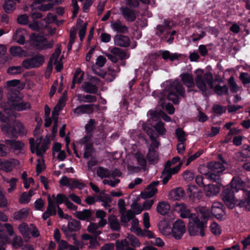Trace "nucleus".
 Instances as JSON below:
<instances>
[{"label": "nucleus", "mask_w": 250, "mask_h": 250, "mask_svg": "<svg viewBox=\"0 0 250 250\" xmlns=\"http://www.w3.org/2000/svg\"><path fill=\"white\" fill-rule=\"evenodd\" d=\"M85 187V184L81 181L76 179H72L71 185L70 188H78L79 189H83Z\"/></svg>", "instance_id": "59"}, {"label": "nucleus", "mask_w": 250, "mask_h": 250, "mask_svg": "<svg viewBox=\"0 0 250 250\" xmlns=\"http://www.w3.org/2000/svg\"><path fill=\"white\" fill-rule=\"evenodd\" d=\"M29 41L31 45L39 50H44L52 47L54 44L53 41H48L44 36L32 34L30 36Z\"/></svg>", "instance_id": "8"}, {"label": "nucleus", "mask_w": 250, "mask_h": 250, "mask_svg": "<svg viewBox=\"0 0 250 250\" xmlns=\"http://www.w3.org/2000/svg\"><path fill=\"white\" fill-rule=\"evenodd\" d=\"M44 57L41 55H36L35 57L24 60L22 62V67L27 69L38 67L43 64Z\"/></svg>", "instance_id": "17"}, {"label": "nucleus", "mask_w": 250, "mask_h": 250, "mask_svg": "<svg viewBox=\"0 0 250 250\" xmlns=\"http://www.w3.org/2000/svg\"><path fill=\"white\" fill-rule=\"evenodd\" d=\"M161 54L162 56V58L164 60L169 59L171 61H173L174 60H177L179 57L181 56L180 54H178L177 53H170L167 50H163L160 51Z\"/></svg>", "instance_id": "48"}, {"label": "nucleus", "mask_w": 250, "mask_h": 250, "mask_svg": "<svg viewBox=\"0 0 250 250\" xmlns=\"http://www.w3.org/2000/svg\"><path fill=\"white\" fill-rule=\"evenodd\" d=\"M18 229L21 234L25 239H29L30 236V226L25 223H22L18 227Z\"/></svg>", "instance_id": "42"}, {"label": "nucleus", "mask_w": 250, "mask_h": 250, "mask_svg": "<svg viewBox=\"0 0 250 250\" xmlns=\"http://www.w3.org/2000/svg\"><path fill=\"white\" fill-rule=\"evenodd\" d=\"M110 26L111 28L117 32L125 33L128 31L127 27L119 20L111 21Z\"/></svg>", "instance_id": "29"}, {"label": "nucleus", "mask_w": 250, "mask_h": 250, "mask_svg": "<svg viewBox=\"0 0 250 250\" xmlns=\"http://www.w3.org/2000/svg\"><path fill=\"white\" fill-rule=\"evenodd\" d=\"M175 134L178 141L180 142H185L187 140L185 132L181 128L176 129Z\"/></svg>", "instance_id": "63"}, {"label": "nucleus", "mask_w": 250, "mask_h": 250, "mask_svg": "<svg viewBox=\"0 0 250 250\" xmlns=\"http://www.w3.org/2000/svg\"><path fill=\"white\" fill-rule=\"evenodd\" d=\"M5 143L16 153H22L24 147V144L20 141L5 140Z\"/></svg>", "instance_id": "24"}, {"label": "nucleus", "mask_w": 250, "mask_h": 250, "mask_svg": "<svg viewBox=\"0 0 250 250\" xmlns=\"http://www.w3.org/2000/svg\"><path fill=\"white\" fill-rule=\"evenodd\" d=\"M195 84L199 89L202 92L203 94L207 90V85L210 88H213V79L212 74L209 72L205 73L201 69H197L195 71Z\"/></svg>", "instance_id": "2"}, {"label": "nucleus", "mask_w": 250, "mask_h": 250, "mask_svg": "<svg viewBox=\"0 0 250 250\" xmlns=\"http://www.w3.org/2000/svg\"><path fill=\"white\" fill-rule=\"evenodd\" d=\"M28 213L29 209L27 208H23L14 213V218L17 220H21L26 218Z\"/></svg>", "instance_id": "49"}, {"label": "nucleus", "mask_w": 250, "mask_h": 250, "mask_svg": "<svg viewBox=\"0 0 250 250\" xmlns=\"http://www.w3.org/2000/svg\"><path fill=\"white\" fill-rule=\"evenodd\" d=\"M97 174L102 179L110 177L111 175L108 169L101 167L97 168Z\"/></svg>", "instance_id": "56"}, {"label": "nucleus", "mask_w": 250, "mask_h": 250, "mask_svg": "<svg viewBox=\"0 0 250 250\" xmlns=\"http://www.w3.org/2000/svg\"><path fill=\"white\" fill-rule=\"evenodd\" d=\"M18 163V161L15 159L6 160L0 159V170L6 172H11Z\"/></svg>", "instance_id": "23"}, {"label": "nucleus", "mask_w": 250, "mask_h": 250, "mask_svg": "<svg viewBox=\"0 0 250 250\" xmlns=\"http://www.w3.org/2000/svg\"><path fill=\"white\" fill-rule=\"evenodd\" d=\"M231 189L237 193L240 191V194L242 195V190H246V188H250V182L248 183L244 182L239 177H234L230 183Z\"/></svg>", "instance_id": "15"}, {"label": "nucleus", "mask_w": 250, "mask_h": 250, "mask_svg": "<svg viewBox=\"0 0 250 250\" xmlns=\"http://www.w3.org/2000/svg\"><path fill=\"white\" fill-rule=\"evenodd\" d=\"M132 164L127 165V169L130 172H139L147 169V162L144 155L140 151L133 154Z\"/></svg>", "instance_id": "7"}, {"label": "nucleus", "mask_w": 250, "mask_h": 250, "mask_svg": "<svg viewBox=\"0 0 250 250\" xmlns=\"http://www.w3.org/2000/svg\"><path fill=\"white\" fill-rule=\"evenodd\" d=\"M175 208L176 211L180 214V216L182 218H188L189 220V217L192 214H196L190 213V209L184 203H176L175 205Z\"/></svg>", "instance_id": "21"}, {"label": "nucleus", "mask_w": 250, "mask_h": 250, "mask_svg": "<svg viewBox=\"0 0 250 250\" xmlns=\"http://www.w3.org/2000/svg\"><path fill=\"white\" fill-rule=\"evenodd\" d=\"M48 206L46 210L52 215L56 213L57 207L55 206L54 201L51 198L50 195H47Z\"/></svg>", "instance_id": "57"}, {"label": "nucleus", "mask_w": 250, "mask_h": 250, "mask_svg": "<svg viewBox=\"0 0 250 250\" xmlns=\"http://www.w3.org/2000/svg\"><path fill=\"white\" fill-rule=\"evenodd\" d=\"M168 85L169 87L166 92L167 94V99L174 104H177L179 103V96H184L185 88L178 80H175Z\"/></svg>", "instance_id": "4"}, {"label": "nucleus", "mask_w": 250, "mask_h": 250, "mask_svg": "<svg viewBox=\"0 0 250 250\" xmlns=\"http://www.w3.org/2000/svg\"><path fill=\"white\" fill-rule=\"evenodd\" d=\"M185 195V192L184 189L178 187L171 190L168 193L169 198L173 200H180Z\"/></svg>", "instance_id": "25"}, {"label": "nucleus", "mask_w": 250, "mask_h": 250, "mask_svg": "<svg viewBox=\"0 0 250 250\" xmlns=\"http://www.w3.org/2000/svg\"><path fill=\"white\" fill-rule=\"evenodd\" d=\"M170 208V205L167 202L161 201L158 204L156 210L159 214L164 215L168 213Z\"/></svg>", "instance_id": "36"}, {"label": "nucleus", "mask_w": 250, "mask_h": 250, "mask_svg": "<svg viewBox=\"0 0 250 250\" xmlns=\"http://www.w3.org/2000/svg\"><path fill=\"white\" fill-rule=\"evenodd\" d=\"M52 197L55 204L56 203L57 204V206H59L62 203H65L68 199L66 195L61 193L58 194L56 196L53 194Z\"/></svg>", "instance_id": "52"}, {"label": "nucleus", "mask_w": 250, "mask_h": 250, "mask_svg": "<svg viewBox=\"0 0 250 250\" xmlns=\"http://www.w3.org/2000/svg\"><path fill=\"white\" fill-rule=\"evenodd\" d=\"M100 227H101V226L99 225V222H98V224L90 223L87 227V230L90 233L98 236L102 233V231L99 230Z\"/></svg>", "instance_id": "50"}, {"label": "nucleus", "mask_w": 250, "mask_h": 250, "mask_svg": "<svg viewBox=\"0 0 250 250\" xmlns=\"http://www.w3.org/2000/svg\"><path fill=\"white\" fill-rule=\"evenodd\" d=\"M224 163H226L224 160L222 163L218 162L208 163L207 166L209 171L206 173L207 178L213 182L220 181L221 175L225 170Z\"/></svg>", "instance_id": "6"}, {"label": "nucleus", "mask_w": 250, "mask_h": 250, "mask_svg": "<svg viewBox=\"0 0 250 250\" xmlns=\"http://www.w3.org/2000/svg\"><path fill=\"white\" fill-rule=\"evenodd\" d=\"M127 238L129 240L130 245L133 247L138 248L141 246V243L139 240L132 234H128Z\"/></svg>", "instance_id": "60"}, {"label": "nucleus", "mask_w": 250, "mask_h": 250, "mask_svg": "<svg viewBox=\"0 0 250 250\" xmlns=\"http://www.w3.org/2000/svg\"><path fill=\"white\" fill-rule=\"evenodd\" d=\"M121 220L123 223H128L131 220H132V218H134V213L131 210H128L126 212L125 211L124 212H122L121 213Z\"/></svg>", "instance_id": "53"}, {"label": "nucleus", "mask_w": 250, "mask_h": 250, "mask_svg": "<svg viewBox=\"0 0 250 250\" xmlns=\"http://www.w3.org/2000/svg\"><path fill=\"white\" fill-rule=\"evenodd\" d=\"M228 83L231 92L236 93L241 90V87L237 84L233 76L228 80Z\"/></svg>", "instance_id": "55"}, {"label": "nucleus", "mask_w": 250, "mask_h": 250, "mask_svg": "<svg viewBox=\"0 0 250 250\" xmlns=\"http://www.w3.org/2000/svg\"><path fill=\"white\" fill-rule=\"evenodd\" d=\"M106 213L105 211L101 209L96 210L95 215L96 218L100 219L98 221L101 228H104L107 224V220L105 219Z\"/></svg>", "instance_id": "39"}, {"label": "nucleus", "mask_w": 250, "mask_h": 250, "mask_svg": "<svg viewBox=\"0 0 250 250\" xmlns=\"http://www.w3.org/2000/svg\"><path fill=\"white\" fill-rule=\"evenodd\" d=\"M1 129L2 132L9 137H17L18 135L22 137L27 133L23 124L19 121H16L13 126L9 124L3 125Z\"/></svg>", "instance_id": "5"}, {"label": "nucleus", "mask_w": 250, "mask_h": 250, "mask_svg": "<svg viewBox=\"0 0 250 250\" xmlns=\"http://www.w3.org/2000/svg\"><path fill=\"white\" fill-rule=\"evenodd\" d=\"M186 229L184 222L179 219L173 223L171 229V233L176 239H180L185 232Z\"/></svg>", "instance_id": "18"}, {"label": "nucleus", "mask_w": 250, "mask_h": 250, "mask_svg": "<svg viewBox=\"0 0 250 250\" xmlns=\"http://www.w3.org/2000/svg\"><path fill=\"white\" fill-rule=\"evenodd\" d=\"M158 228L163 235L169 236L170 234V228L167 221L165 220L160 221L158 225Z\"/></svg>", "instance_id": "33"}, {"label": "nucleus", "mask_w": 250, "mask_h": 250, "mask_svg": "<svg viewBox=\"0 0 250 250\" xmlns=\"http://www.w3.org/2000/svg\"><path fill=\"white\" fill-rule=\"evenodd\" d=\"M99 107V105L94 104H83L77 106L73 110V112L77 115L83 114H91L93 112L95 108L98 109Z\"/></svg>", "instance_id": "20"}, {"label": "nucleus", "mask_w": 250, "mask_h": 250, "mask_svg": "<svg viewBox=\"0 0 250 250\" xmlns=\"http://www.w3.org/2000/svg\"><path fill=\"white\" fill-rule=\"evenodd\" d=\"M83 75L84 72L81 71L80 68H77L76 69L72 81L73 84L71 86L72 89L74 88L75 83H80L82 82Z\"/></svg>", "instance_id": "43"}, {"label": "nucleus", "mask_w": 250, "mask_h": 250, "mask_svg": "<svg viewBox=\"0 0 250 250\" xmlns=\"http://www.w3.org/2000/svg\"><path fill=\"white\" fill-rule=\"evenodd\" d=\"M29 144L32 153H36L38 156H42L48 148L47 144L42 141L41 137L37 138L36 144H35L34 139L30 138Z\"/></svg>", "instance_id": "11"}, {"label": "nucleus", "mask_w": 250, "mask_h": 250, "mask_svg": "<svg viewBox=\"0 0 250 250\" xmlns=\"http://www.w3.org/2000/svg\"><path fill=\"white\" fill-rule=\"evenodd\" d=\"M83 89L87 93H95L98 91V87L90 83H84L82 85Z\"/></svg>", "instance_id": "51"}, {"label": "nucleus", "mask_w": 250, "mask_h": 250, "mask_svg": "<svg viewBox=\"0 0 250 250\" xmlns=\"http://www.w3.org/2000/svg\"><path fill=\"white\" fill-rule=\"evenodd\" d=\"M98 201L103 202L102 205L104 208L109 206V203L112 201L111 197L108 194H104L98 199Z\"/></svg>", "instance_id": "61"}, {"label": "nucleus", "mask_w": 250, "mask_h": 250, "mask_svg": "<svg viewBox=\"0 0 250 250\" xmlns=\"http://www.w3.org/2000/svg\"><path fill=\"white\" fill-rule=\"evenodd\" d=\"M80 229L81 225L80 221L72 219L68 222L67 227L63 226L62 228V230L67 239H69L70 237H72L74 240V243H76L77 241L76 234L75 233L70 234L69 232L78 231Z\"/></svg>", "instance_id": "12"}, {"label": "nucleus", "mask_w": 250, "mask_h": 250, "mask_svg": "<svg viewBox=\"0 0 250 250\" xmlns=\"http://www.w3.org/2000/svg\"><path fill=\"white\" fill-rule=\"evenodd\" d=\"M235 191L229 188H226L222 193V199L226 206L229 208H233L235 205L238 206L240 197L235 195Z\"/></svg>", "instance_id": "9"}, {"label": "nucleus", "mask_w": 250, "mask_h": 250, "mask_svg": "<svg viewBox=\"0 0 250 250\" xmlns=\"http://www.w3.org/2000/svg\"><path fill=\"white\" fill-rule=\"evenodd\" d=\"M63 0H34L32 9H38L42 11L50 10L56 4H60Z\"/></svg>", "instance_id": "10"}, {"label": "nucleus", "mask_w": 250, "mask_h": 250, "mask_svg": "<svg viewBox=\"0 0 250 250\" xmlns=\"http://www.w3.org/2000/svg\"><path fill=\"white\" fill-rule=\"evenodd\" d=\"M238 206L250 211V190L249 191L242 190V197H240Z\"/></svg>", "instance_id": "22"}, {"label": "nucleus", "mask_w": 250, "mask_h": 250, "mask_svg": "<svg viewBox=\"0 0 250 250\" xmlns=\"http://www.w3.org/2000/svg\"><path fill=\"white\" fill-rule=\"evenodd\" d=\"M120 11L124 18L128 21H133L136 19L134 12L126 7H122Z\"/></svg>", "instance_id": "32"}, {"label": "nucleus", "mask_w": 250, "mask_h": 250, "mask_svg": "<svg viewBox=\"0 0 250 250\" xmlns=\"http://www.w3.org/2000/svg\"><path fill=\"white\" fill-rule=\"evenodd\" d=\"M61 52L60 45H57L54 53L50 57L48 64V67L52 68V64H54L57 72L61 71L63 67L62 59L61 58L59 59Z\"/></svg>", "instance_id": "16"}, {"label": "nucleus", "mask_w": 250, "mask_h": 250, "mask_svg": "<svg viewBox=\"0 0 250 250\" xmlns=\"http://www.w3.org/2000/svg\"><path fill=\"white\" fill-rule=\"evenodd\" d=\"M22 99V95L17 93L10 94L8 97L7 105L3 103L0 104V106L9 116L13 113V110L21 111L30 109V103L23 101Z\"/></svg>", "instance_id": "1"}, {"label": "nucleus", "mask_w": 250, "mask_h": 250, "mask_svg": "<svg viewBox=\"0 0 250 250\" xmlns=\"http://www.w3.org/2000/svg\"><path fill=\"white\" fill-rule=\"evenodd\" d=\"M139 220L137 218L134 217L131 220V227L130 230L135 233L137 235H142V229L139 226Z\"/></svg>", "instance_id": "47"}, {"label": "nucleus", "mask_w": 250, "mask_h": 250, "mask_svg": "<svg viewBox=\"0 0 250 250\" xmlns=\"http://www.w3.org/2000/svg\"><path fill=\"white\" fill-rule=\"evenodd\" d=\"M183 83L188 88H193L195 86V83L192 75L190 73H184L180 75Z\"/></svg>", "instance_id": "28"}, {"label": "nucleus", "mask_w": 250, "mask_h": 250, "mask_svg": "<svg viewBox=\"0 0 250 250\" xmlns=\"http://www.w3.org/2000/svg\"><path fill=\"white\" fill-rule=\"evenodd\" d=\"M108 224L110 228L115 231H117L120 229V225L117 218L113 215H110L108 218Z\"/></svg>", "instance_id": "41"}, {"label": "nucleus", "mask_w": 250, "mask_h": 250, "mask_svg": "<svg viewBox=\"0 0 250 250\" xmlns=\"http://www.w3.org/2000/svg\"><path fill=\"white\" fill-rule=\"evenodd\" d=\"M78 100L80 102L84 103H94L96 101V97L95 96L86 95L83 96L78 95L77 96Z\"/></svg>", "instance_id": "54"}, {"label": "nucleus", "mask_w": 250, "mask_h": 250, "mask_svg": "<svg viewBox=\"0 0 250 250\" xmlns=\"http://www.w3.org/2000/svg\"><path fill=\"white\" fill-rule=\"evenodd\" d=\"M210 229L211 232L215 235H219L221 233V228L216 222H213L210 224Z\"/></svg>", "instance_id": "64"}, {"label": "nucleus", "mask_w": 250, "mask_h": 250, "mask_svg": "<svg viewBox=\"0 0 250 250\" xmlns=\"http://www.w3.org/2000/svg\"><path fill=\"white\" fill-rule=\"evenodd\" d=\"M143 128L145 131L150 137L152 141L150 146L151 149L153 150V147L158 148L159 146V143L156 140V137L154 136V131L152 129L146 126L145 124H142Z\"/></svg>", "instance_id": "30"}, {"label": "nucleus", "mask_w": 250, "mask_h": 250, "mask_svg": "<svg viewBox=\"0 0 250 250\" xmlns=\"http://www.w3.org/2000/svg\"><path fill=\"white\" fill-rule=\"evenodd\" d=\"M75 216L82 220H86L90 218L91 215V211L89 209H83L82 211H76Z\"/></svg>", "instance_id": "45"}, {"label": "nucleus", "mask_w": 250, "mask_h": 250, "mask_svg": "<svg viewBox=\"0 0 250 250\" xmlns=\"http://www.w3.org/2000/svg\"><path fill=\"white\" fill-rule=\"evenodd\" d=\"M207 228V222L200 220L197 214H192L188 220V230L190 236L199 235L205 236V229Z\"/></svg>", "instance_id": "3"}, {"label": "nucleus", "mask_w": 250, "mask_h": 250, "mask_svg": "<svg viewBox=\"0 0 250 250\" xmlns=\"http://www.w3.org/2000/svg\"><path fill=\"white\" fill-rule=\"evenodd\" d=\"M110 52L121 60L127 59L130 56L129 53L118 47H113L110 50Z\"/></svg>", "instance_id": "35"}, {"label": "nucleus", "mask_w": 250, "mask_h": 250, "mask_svg": "<svg viewBox=\"0 0 250 250\" xmlns=\"http://www.w3.org/2000/svg\"><path fill=\"white\" fill-rule=\"evenodd\" d=\"M25 86L24 83H21L20 80L17 79L8 81L5 83V87L6 88L16 87L19 90H22Z\"/></svg>", "instance_id": "37"}, {"label": "nucleus", "mask_w": 250, "mask_h": 250, "mask_svg": "<svg viewBox=\"0 0 250 250\" xmlns=\"http://www.w3.org/2000/svg\"><path fill=\"white\" fill-rule=\"evenodd\" d=\"M78 143L80 145L84 146L83 157L87 159L92 155L94 149L90 136H85L79 140Z\"/></svg>", "instance_id": "14"}, {"label": "nucleus", "mask_w": 250, "mask_h": 250, "mask_svg": "<svg viewBox=\"0 0 250 250\" xmlns=\"http://www.w3.org/2000/svg\"><path fill=\"white\" fill-rule=\"evenodd\" d=\"M9 52L14 57H26V53L20 46H12L9 49Z\"/></svg>", "instance_id": "40"}, {"label": "nucleus", "mask_w": 250, "mask_h": 250, "mask_svg": "<svg viewBox=\"0 0 250 250\" xmlns=\"http://www.w3.org/2000/svg\"><path fill=\"white\" fill-rule=\"evenodd\" d=\"M215 92L219 95H227L228 94L229 88L226 85L221 86L217 85L214 87Z\"/></svg>", "instance_id": "58"}, {"label": "nucleus", "mask_w": 250, "mask_h": 250, "mask_svg": "<svg viewBox=\"0 0 250 250\" xmlns=\"http://www.w3.org/2000/svg\"><path fill=\"white\" fill-rule=\"evenodd\" d=\"M171 27L169 25V22L165 21L163 25H158L155 29V33L161 40L166 39L170 35L171 36L176 34V31L173 30L170 32Z\"/></svg>", "instance_id": "13"}, {"label": "nucleus", "mask_w": 250, "mask_h": 250, "mask_svg": "<svg viewBox=\"0 0 250 250\" xmlns=\"http://www.w3.org/2000/svg\"><path fill=\"white\" fill-rule=\"evenodd\" d=\"M26 31L22 29H18L13 35L14 40L18 43L23 44L25 42V35Z\"/></svg>", "instance_id": "34"}, {"label": "nucleus", "mask_w": 250, "mask_h": 250, "mask_svg": "<svg viewBox=\"0 0 250 250\" xmlns=\"http://www.w3.org/2000/svg\"><path fill=\"white\" fill-rule=\"evenodd\" d=\"M197 216L200 215L201 217L206 219L210 216V211L208 208L206 207H198L195 208Z\"/></svg>", "instance_id": "46"}, {"label": "nucleus", "mask_w": 250, "mask_h": 250, "mask_svg": "<svg viewBox=\"0 0 250 250\" xmlns=\"http://www.w3.org/2000/svg\"><path fill=\"white\" fill-rule=\"evenodd\" d=\"M66 100L67 96L64 93L52 112L53 118H55V116H58L59 111L65 106Z\"/></svg>", "instance_id": "31"}, {"label": "nucleus", "mask_w": 250, "mask_h": 250, "mask_svg": "<svg viewBox=\"0 0 250 250\" xmlns=\"http://www.w3.org/2000/svg\"><path fill=\"white\" fill-rule=\"evenodd\" d=\"M204 191L207 196L212 197L220 192V188L216 185L208 184L204 186Z\"/></svg>", "instance_id": "26"}, {"label": "nucleus", "mask_w": 250, "mask_h": 250, "mask_svg": "<svg viewBox=\"0 0 250 250\" xmlns=\"http://www.w3.org/2000/svg\"><path fill=\"white\" fill-rule=\"evenodd\" d=\"M23 71L22 67L20 66H11L8 68L7 72L10 75H16L21 73Z\"/></svg>", "instance_id": "62"}, {"label": "nucleus", "mask_w": 250, "mask_h": 250, "mask_svg": "<svg viewBox=\"0 0 250 250\" xmlns=\"http://www.w3.org/2000/svg\"><path fill=\"white\" fill-rule=\"evenodd\" d=\"M114 44L121 47H127L130 44L128 37L122 35H117L114 38Z\"/></svg>", "instance_id": "27"}, {"label": "nucleus", "mask_w": 250, "mask_h": 250, "mask_svg": "<svg viewBox=\"0 0 250 250\" xmlns=\"http://www.w3.org/2000/svg\"><path fill=\"white\" fill-rule=\"evenodd\" d=\"M147 159L150 164L153 165L156 164L159 160V156L157 152L149 148L147 154Z\"/></svg>", "instance_id": "44"}, {"label": "nucleus", "mask_w": 250, "mask_h": 250, "mask_svg": "<svg viewBox=\"0 0 250 250\" xmlns=\"http://www.w3.org/2000/svg\"><path fill=\"white\" fill-rule=\"evenodd\" d=\"M211 213L218 219L223 220L226 218V214L223 205L218 202H214L211 207Z\"/></svg>", "instance_id": "19"}, {"label": "nucleus", "mask_w": 250, "mask_h": 250, "mask_svg": "<svg viewBox=\"0 0 250 250\" xmlns=\"http://www.w3.org/2000/svg\"><path fill=\"white\" fill-rule=\"evenodd\" d=\"M157 192L156 188H152L148 186L141 194L143 199H146L153 197Z\"/></svg>", "instance_id": "38"}]
</instances>
